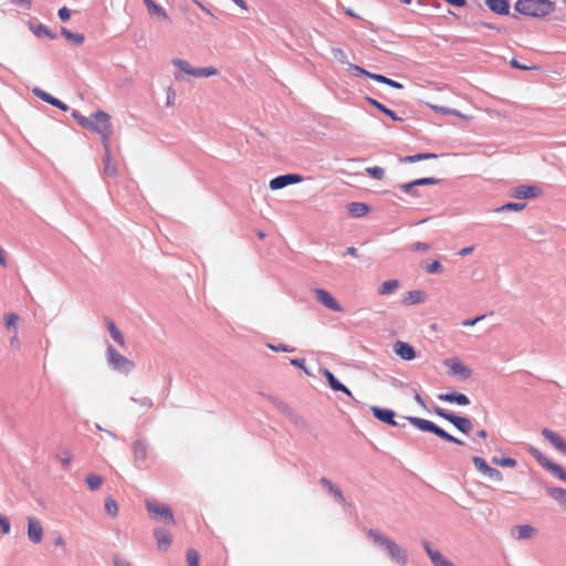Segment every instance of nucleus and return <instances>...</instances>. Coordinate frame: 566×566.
<instances>
[{
  "label": "nucleus",
  "instance_id": "nucleus-15",
  "mask_svg": "<svg viewBox=\"0 0 566 566\" xmlns=\"http://www.w3.org/2000/svg\"><path fill=\"white\" fill-rule=\"evenodd\" d=\"M300 181H302V176H300L297 174L281 175V176L273 178L270 181V188L272 190H279L289 185L297 184Z\"/></svg>",
  "mask_w": 566,
  "mask_h": 566
},
{
  "label": "nucleus",
  "instance_id": "nucleus-60",
  "mask_svg": "<svg viewBox=\"0 0 566 566\" xmlns=\"http://www.w3.org/2000/svg\"><path fill=\"white\" fill-rule=\"evenodd\" d=\"M57 14L59 18L64 22L71 18V11L66 7L61 8Z\"/></svg>",
  "mask_w": 566,
  "mask_h": 566
},
{
  "label": "nucleus",
  "instance_id": "nucleus-20",
  "mask_svg": "<svg viewBox=\"0 0 566 566\" xmlns=\"http://www.w3.org/2000/svg\"><path fill=\"white\" fill-rule=\"evenodd\" d=\"M32 93L41 98L42 101L46 102L48 104L52 105V106H55L62 111H67L69 109V106L66 104H64L62 101H60L59 98L50 95L49 93L44 92L43 90H41L40 87H34L32 90Z\"/></svg>",
  "mask_w": 566,
  "mask_h": 566
},
{
  "label": "nucleus",
  "instance_id": "nucleus-62",
  "mask_svg": "<svg viewBox=\"0 0 566 566\" xmlns=\"http://www.w3.org/2000/svg\"><path fill=\"white\" fill-rule=\"evenodd\" d=\"M484 317H485L484 315H480V316H476L475 318H472V319H464L462 322V325L465 326V327L473 326L476 323H479L480 321L484 319Z\"/></svg>",
  "mask_w": 566,
  "mask_h": 566
},
{
  "label": "nucleus",
  "instance_id": "nucleus-16",
  "mask_svg": "<svg viewBox=\"0 0 566 566\" xmlns=\"http://www.w3.org/2000/svg\"><path fill=\"white\" fill-rule=\"evenodd\" d=\"M542 434L558 452L566 455V440L560 434L547 428L542 430Z\"/></svg>",
  "mask_w": 566,
  "mask_h": 566
},
{
  "label": "nucleus",
  "instance_id": "nucleus-56",
  "mask_svg": "<svg viewBox=\"0 0 566 566\" xmlns=\"http://www.w3.org/2000/svg\"><path fill=\"white\" fill-rule=\"evenodd\" d=\"M411 250L415 252H418V251L428 252L430 250V245L424 242H416L412 244Z\"/></svg>",
  "mask_w": 566,
  "mask_h": 566
},
{
  "label": "nucleus",
  "instance_id": "nucleus-43",
  "mask_svg": "<svg viewBox=\"0 0 566 566\" xmlns=\"http://www.w3.org/2000/svg\"><path fill=\"white\" fill-rule=\"evenodd\" d=\"M525 203L523 202H509V203H505L503 206H501L500 208L496 209L497 212H503V211H521L525 208Z\"/></svg>",
  "mask_w": 566,
  "mask_h": 566
},
{
  "label": "nucleus",
  "instance_id": "nucleus-31",
  "mask_svg": "<svg viewBox=\"0 0 566 566\" xmlns=\"http://www.w3.org/2000/svg\"><path fill=\"white\" fill-rule=\"evenodd\" d=\"M111 146L107 145V148H104L105 156H104V174L111 177H114L117 172L116 166L113 163L112 155H111Z\"/></svg>",
  "mask_w": 566,
  "mask_h": 566
},
{
  "label": "nucleus",
  "instance_id": "nucleus-57",
  "mask_svg": "<svg viewBox=\"0 0 566 566\" xmlns=\"http://www.w3.org/2000/svg\"><path fill=\"white\" fill-rule=\"evenodd\" d=\"M268 347L271 348L272 350H275V352H287V353H291L294 350L293 347H290L287 345H279V346H275V345H272V344H268Z\"/></svg>",
  "mask_w": 566,
  "mask_h": 566
},
{
  "label": "nucleus",
  "instance_id": "nucleus-64",
  "mask_svg": "<svg viewBox=\"0 0 566 566\" xmlns=\"http://www.w3.org/2000/svg\"><path fill=\"white\" fill-rule=\"evenodd\" d=\"M291 364L295 367L305 369V359L304 358H293V359H291Z\"/></svg>",
  "mask_w": 566,
  "mask_h": 566
},
{
  "label": "nucleus",
  "instance_id": "nucleus-34",
  "mask_svg": "<svg viewBox=\"0 0 566 566\" xmlns=\"http://www.w3.org/2000/svg\"><path fill=\"white\" fill-rule=\"evenodd\" d=\"M424 301V294L422 291H410L403 298V303L407 305L420 304Z\"/></svg>",
  "mask_w": 566,
  "mask_h": 566
},
{
  "label": "nucleus",
  "instance_id": "nucleus-11",
  "mask_svg": "<svg viewBox=\"0 0 566 566\" xmlns=\"http://www.w3.org/2000/svg\"><path fill=\"white\" fill-rule=\"evenodd\" d=\"M370 410L373 412V416L387 423V424H390L392 427H399V428H403L405 427V423H400L398 421L395 420V411H392L391 409H386V408H380V407H377V406H373L370 407Z\"/></svg>",
  "mask_w": 566,
  "mask_h": 566
},
{
  "label": "nucleus",
  "instance_id": "nucleus-19",
  "mask_svg": "<svg viewBox=\"0 0 566 566\" xmlns=\"http://www.w3.org/2000/svg\"><path fill=\"white\" fill-rule=\"evenodd\" d=\"M536 528L528 524L517 525L511 530L512 536L518 541L531 539L536 535Z\"/></svg>",
  "mask_w": 566,
  "mask_h": 566
},
{
  "label": "nucleus",
  "instance_id": "nucleus-51",
  "mask_svg": "<svg viewBox=\"0 0 566 566\" xmlns=\"http://www.w3.org/2000/svg\"><path fill=\"white\" fill-rule=\"evenodd\" d=\"M18 321L19 316L15 313H7L4 315V325L7 328L14 327Z\"/></svg>",
  "mask_w": 566,
  "mask_h": 566
},
{
  "label": "nucleus",
  "instance_id": "nucleus-3",
  "mask_svg": "<svg viewBox=\"0 0 566 566\" xmlns=\"http://www.w3.org/2000/svg\"><path fill=\"white\" fill-rule=\"evenodd\" d=\"M406 419L411 423L415 428H417L420 431H427L432 432L439 438L452 442L455 444H463V441L459 440L458 438L453 437L452 434L448 433L446 430L437 426L430 420L418 418V417H406Z\"/></svg>",
  "mask_w": 566,
  "mask_h": 566
},
{
  "label": "nucleus",
  "instance_id": "nucleus-5",
  "mask_svg": "<svg viewBox=\"0 0 566 566\" xmlns=\"http://www.w3.org/2000/svg\"><path fill=\"white\" fill-rule=\"evenodd\" d=\"M433 412L440 418L452 423L460 432L468 434L471 432L473 424L470 418L458 416L453 412H450L447 409L434 407Z\"/></svg>",
  "mask_w": 566,
  "mask_h": 566
},
{
  "label": "nucleus",
  "instance_id": "nucleus-40",
  "mask_svg": "<svg viewBox=\"0 0 566 566\" xmlns=\"http://www.w3.org/2000/svg\"><path fill=\"white\" fill-rule=\"evenodd\" d=\"M86 483L90 490L95 491L102 485L103 478L97 474H88L86 476Z\"/></svg>",
  "mask_w": 566,
  "mask_h": 566
},
{
  "label": "nucleus",
  "instance_id": "nucleus-28",
  "mask_svg": "<svg viewBox=\"0 0 566 566\" xmlns=\"http://www.w3.org/2000/svg\"><path fill=\"white\" fill-rule=\"evenodd\" d=\"M486 6L495 13L499 14H507L509 13V2L507 0H486Z\"/></svg>",
  "mask_w": 566,
  "mask_h": 566
},
{
  "label": "nucleus",
  "instance_id": "nucleus-4",
  "mask_svg": "<svg viewBox=\"0 0 566 566\" xmlns=\"http://www.w3.org/2000/svg\"><path fill=\"white\" fill-rule=\"evenodd\" d=\"M91 127L93 132L97 133L102 137L104 148H107L109 144V138L113 133L111 117L106 112L98 111L94 113L91 117Z\"/></svg>",
  "mask_w": 566,
  "mask_h": 566
},
{
  "label": "nucleus",
  "instance_id": "nucleus-30",
  "mask_svg": "<svg viewBox=\"0 0 566 566\" xmlns=\"http://www.w3.org/2000/svg\"><path fill=\"white\" fill-rule=\"evenodd\" d=\"M347 210L352 217L360 218L368 213L369 207L363 202H352L348 205Z\"/></svg>",
  "mask_w": 566,
  "mask_h": 566
},
{
  "label": "nucleus",
  "instance_id": "nucleus-37",
  "mask_svg": "<svg viewBox=\"0 0 566 566\" xmlns=\"http://www.w3.org/2000/svg\"><path fill=\"white\" fill-rule=\"evenodd\" d=\"M370 78L379 82V83H384V84H387L388 86H391L394 88H402L403 85L397 81H394L391 78H388L381 74H376V73H373V75H370Z\"/></svg>",
  "mask_w": 566,
  "mask_h": 566
},
{
  "label": "nucleus",
  "instance_id": "nucleus-23",
  "mask_svg": "<svg viewBox=\"0 0 566 566\" xmlns=\"http://www.w3.org/2000/svg\"><path fill=\"white\" fill-rule=\"evenodd\" d=\"M438 399L441 401L457 403L459 406H467L470 403V399L467 395L461 392H447L438 395Z\"/></svg>",
  "mask_w": 566,
  "mask_h": 566
},
{
  "label": "nucleus",
  "instance_id": "nucleus-53",
  "mask_svg": "<svg viewBox=\"0 0 566 566\" xmlns=\"http://www.w3.org/2000/svg\"><path fill=\"white\" fill-rule=\"evenodd\" d=\"M427 272L431 274L441 273L443 271V266L439 261H433L427 266Z\"/></svg>",
  "mask_w": 566,
  "mask_h": 566
},
{
  "label": "nucleus",
  "instance_id": "nucleus-10",
  "mask_svg": "<svg viewBox=\"0 0 566 566\" xmlns=\"http://www.w3.org/2000/svg\"><path fill=\"white\" fill-rule=\"evenodd\" d=\"M472 462L475 469L481 472L483 475L489 478L492 481H502L503 474L497 469L490 467L486 461L480 457H473Z\"/></svg>",
  "mask_w": 566,
  "mask_h": 566
},
{
  "label": "nucleus",
  "instance_id": "nucleus-45",
  "mask_svg": "<svg viewBox=\"0 0 566 566\" xmlns=\"http://www.w3.org/2000/svg\"><path fill=\"white\" fill-rule=\"evenodd\" d=\"M416 187H417V184H415V180L399 185V189H401L403 192L409 193L413 197H419V193H418Z\"/></svg>",
  "mask_w": 566,
  "mask_h": 566
},
{
  "label": "nucleus",
  "instance_id": "nucleus-39",
  "mask_svg": "<svg viewBox=\"0 0 566 566\" xmlns=\"http://www.w3.org/2000/svg\"><path fill=\"white\" fill-rule=\"evenodd\" d=\"M62 35H64L67 40L72 41L73 43L80 45L84 42V35L81 33H73L66 28L61 29Z\"/></svg>",
  "mask_w": 566,
  "mask_h": 566
},
{
  "label": "nucleus",
  "instance_id": "nucleus-50",
  "mask_svg": "<svg viewBox=\"0 0 566 566\" xmlns=\"http://www.w3.org/2000/svg\"><path fill=\"white\" fill-rule=\"evenodd\" d=\"M187 562L189 566H199V555L195 549H188Z\"/></svg>",
  "mask_w": 566,
  "mask_h": 566
},
{
  "label": "nucleus",
  "instance_id": "nucleus-63",
  "mask_svg": "<svg viewBox=\"0 0 566 566\" xmlns=\"http://www.w3.org/2000/svg\"><path fill=\"white\" fill-rule=\"evenodd\" d=\"M114 566H130L127 560L122 559L118 555L113 558Z\"/></svg>",
  "mask_w": 566,
  "mask_h": 566
},
{
  "label": "nucleus",
  "instance_id": "nucleus-54",
  "mask_svg": "<svg viewBox=\"0 0 566 566\" xmlns=\"http://www.w3.org/2000/svg\"><path fill=\"white\" fill-rule=\"evenodd\" d=\"M332 53L338 62L348 64L347 55L342 49H333Z\"/></svg>",
  "mask_w": 566,
  "mask_h": 566
},
{
  "label": "nucleus",
  "instance_id": "nucleus-55",
  "mask_svg": "<svg viewBox=\"0 0 566 566\" xmlns=\"http://www.w3.org/2000/svg\"><path fill=\"white\" fill-rule=\"evenodd\" d=\"M439 182V179L427 177V178H420L416 179L415 184L418 186H426V185H437Z\"/></svg>",
  "mask_w": 566,
  "mask_h": 566
},
{
  "label": "nucleus",
  "instance_id": "nucleus-58",
  "mask_svg": "<svg viewBox=\"0 0 566 566\" xmlns=\"http://www.w3.org/2000/svg\"><path fill=\"white\" fill-rule=\"evenodd\" d=\"M436 157H437V155L432 154V153H421V154L413 155V158H415L416 163L420 161V160L436 158Z\"/></svg>",
  "mask_w": 566,
  "mask_h": 566
},
{
  "label": "nucleus",
  "instance_id": "nucleus-8",
  "mask_svg": "<svg viewBox=\"0 0 566 566\" xmlns=\"http://www.w3.org/2000/svg\"><path fill=\"white\" fill-rule=\"evenodd\" d=\"M147 511L153 517H158L165 523L174 524V515L168 505L159 504L155 502H147L146 503Z\"/></svg>",
  "mask_w": 566,
  "mask_h": 566
},
{
  "label": "nucleus",
  "instance_id": "nucleus-13",
  "mask_svg": "<svg viewBox=\"0 0 566 566\" xmlns=\"http://www.w3.org/2000/svg\"><path fill=\"white\" fill-rule=\"evenodd\" d=\"M28 538L34 544L41 543L43 538L42 524L33 516L28 517Z\"/></svg>",
  "mask_w": 566,
  "mask_h": 566
},
{
  "label": "nucleus",
  "instance_id": "nucleus-47",
  "mask_svg": "<svg viewBox=\"0 0 566 566\" xmlns=\"http://www.w3.org/2000/svg\"><path fill=\"white\" fill-rule=\"evenodd\" d=\"M366 172L377 180H381L385 176V170L378 166L366 168Z\"/></svg>",
  "mask_w": 566,
  "mask_h": 566
},
{
  "label": "nucleus",
  "instance_id": "nucleus-22",
  "mask_svg": "<svg viewBox=\"0 0 566 566\" xmlns=\"http://www.w3.org/2000/svg\"><path fill=\"white\" fill-rule=\"evenodd\" d=\"M394 352L396 355H398L400 358L405 360H412L416 358V352L413 347L405 342L398 340L394 345Z\"/></svg>",
  "mask_w": 566,
  "mask_h": 566
},
{
  "label": "nucleus",
  "instance_id": "nucleus-18",
  "mask_svg": "<svg viewBox=\"0 0 566 566\" xmlns=\"http://www.w3.org/2000/svg\"><path fill=\"white\" fill-rule=\"evenodd\" d=\"M133 455L137 467H140L145 463L148 454V446L144 440H136L133 446Z\"/></svg>",
  "mask_w": 566,
  "mask_h": 566
},
{
  "label": "nucleus",
  "instance_id": "nucleus-14",
  "mask_svg": "<svg viewBox=\"0 0 566 566\" xmlns=\"http://www.w3.org/2000/svg\"><path fill=\"white\" fill-rule=\"evenodd\" d=\"M422 546L433 566H455L448 558H446L438 549L432 548L427 541L422 542Z\"/></svg>",
  "mask_w": 566,
  "mask_h": 566
},
{
  "label": "nucleus",
  "instance_id": "nucleus-25",
  "mask_svg": "<svg viewBox=\"0 0 566 566\" xmlns=\"http://www.w3.org/2000/svg\"><path fill=\"white\" fill-rule=\"evenodd\" d=\"M546 494L566 510V490L557 486H545Z\"/></svg>",
  "mask_w": 566,
  "mask_h": 566
},
{
  "label": "nucleus",
  "instance_id": "nucleus-24",
  "mask_svg": "<svg viewBox=\"0 0 566 566\" xmlns=\"http://www.w3.org/2000/svg\"><path fill=\"white\" fill-rule=\"evenodd\" d=\"M319 484L337 501L338 503L343 504L345 502V497L340 491V489L334 484L331 480L327 478H321Z\"/></svg>",
  "mask_w": 566,
  "mask_h": 566
},
{
  "label": "nucleus",
  "instance_id": "nucleus-52",
  "mask_svg": "<svg viewBox=\"0 0 566 566\" xmlns=\"http://www.w3.org/2000/svg\"><path fill=\"white\" fill-rule=\"evenodd\" d=\"M0 530L3 535L10 533L11 524L8 517L0 514Z\"/></svg>",
  "mask_w": 566,
  "mask_h": 566
},
{
  "label": "nucleus",
  "instance_id": "nucleus-46",
  "mask_svg": "<svg viewBox=\"0 0 566 566\" xmlns=\"http://www.w3.org/2000/svg\"><path fill=\"white\" fill-rule=\"evenodd\" d=\"M348 71L353 74V75H365L367 77L370 78V75H373L371 72L358 66V65H355V64H352V63H348Z\"/></svg>",
  "mask_w": 566,
  "mask_h": 566
},
{
  "label": "nucleus",
  "instance_id": "nucleus-33",
  "mask_svg": "<svg viewBox=\"0 0 566 566\" xmlns=\"http://www.w3.org/2000/svg\"><path fill=\"white\" fill-rule=\"evenodd\" d=\"M30 29L34 33V35L38 36V38H42V36H45V38H49V39H55L56 38V34L53 33L46 25H44L42 23L36 24V25L31 24Z\"/></svg>",
  "mask_w": 566,
  "mask_h": 566
},
{
  "label": "nucleus",
  "instance_id": "nucleus-48",
  "mask_svg": "<svg viewBox=\"0 0 566 566\" xmlns=\"http://www.w3.org/2000/svg\"><path fill=\"white\" fill-rule=\"evenodd\" d=\"M72 116L76 119V122L84 128H88L91 127L92 123H91V118L88 117H85L83 115H81L78 112L76 111H73L72 113Z\"/></svg>",
  "mask_w": 566,
  "mask_h": 566
},
{
  "label": "nucleus",
  "instance_id": "nucleus-44",
  "mask_svg": "<svg viewBox=\"0 0 566 566\" xmlns=\"http://www.w3.org/2000/svg\"><path fill=\"white\" fill-rule=\"evenodd\" d=\"M105 511L107 512V514H109L113 517L117 516V514H118L117 502L112 497H107L105 500Z\"/></svg>",
  "mask_w": 566,
  "mask_h": 566
},
{
  "label": "nucleus",
  "instance_id": "nucleus-59",
  "mask_svg": "<svg viewBox=\"0 0 566 566\" xmlns=\"http://www.w3.org/2000/svg\"><path fill=\"white\" fill-rule=\"evenodd\" d=\"M132 401L139 403L143 407L150 408L153 407V400L150 398L144 397L142 399L132 398Z\"/></svg>",
  "mask_w": 566,
  "mask_h": 566
},
{
  "label": "nucleus",
  "instance_id": "nucleus-35",
  "mask_svg": "<svg viewBox=\"0 0 566 566\" xmlns=\"http://www.w3.org/2000/svg\"><path fill=\"white\" fill-rule=\"evenodd\" d=\"M367 101L370 105H373L374 107H376L378 111H380L381 113L386 114L388 117H390L392 120H401L400 117L397 116V114L387 108L385 105H382L381 103H379L378 101H376L375 98H371V97H367Z\"/></svg>",
  "mask_w": 566,
  "mask_h": 566
},
{
  "label": "nucleus",
  "instance_id": "nucleus-7",
  "mask_svg": "<svg viewBox=\"0 0 566 566\" xmlns=\"http://www.w3.org/2000/svg\"><path fill=\"white\" fill-rule=\"evenodd\" d=\"M107 363L109 367L123 374L130 373L135 367L134 363L119 354L113 345L107 346Z\"/></svg>",
  "mask_w": 566,
  "mask_h": 566
},
{
  "label": "nucleus",
  "instance_id": "nucleus-42",
  "mask_svg": "<svg viewBox=\"0 0 566 566\" xmlns=\"http://www.w3.org/2000/svg\"><path fill=\"white\" fill-rule=\"evenodd\" d=\"M492 463L503 467V468H514L516 467L517 462L513 458H492Z\"/></svg>",
  "mask_w": 566,
  "mask_h": 566
},
{
  "label": "nucleus",
  "instance_id": "nucleus-38",
  "mask_svg": "<svg viewBox=\"0 0 566 566\" xmlns=\"http://www.w3.org/2000/svg\"><path fill=\"white\" fill-rule=\"evenodd\" d=\"M172 65L176 66L180 72L192 75L193 67L185 60L174 59L171 61Z\"/></svg>",
  "mask_w": 566,
  "mask_h": 566
},
{
  "label": "nucleus",
  "instance_id": "nucleus-41",
  "mask_svg": "<svg viewBox=\"0 0 566 566\" xmlns=\"http://www.w3.org/2000/svg\"><path fill=\"white\" fill-rule=\"evenodd\" d=\"M55 457L60 461L61 465L65 469L70 465V463L72 461V457L67 449L60 450Z\"/></svg>",
  "mask_w": 566,
  "mask_h": 566
},
{
  "label": "nucleus",
  "instance_id": "nucleus-36",
  "mask_svg": "<svg viewBox=\"0 0 566 566\" xmlns=\"http://www.w3.org/2000/svg\"><path fill=\"white\" fill-rule=\"evenodd\" d=\"M218 74V70L208 66V67H193L192 76L195 77H209Z\"/></svg>",
  "mask_w": 566,
  "mask_h": 566
},
{
  "label": "nucleus",
  "instance_id": "nucleus-1",
  "mask_svg": "<svg viewBox=\"0 0 566 566\" xmlns=\"http://www.w3.org/2000/svg\"><path fill=\"white\" fill-rule=\"evenodd\" d=\"M365 533L371 543L381 549L394 564L407 566L409 554L405 547L385 535L378 528H368Z\"/></svg>",
  "mask_w": 566,
  "mask_h": 566
},
{
  "label": "nucleus",
  "instance_id": "nucleus-32",
  "mask_svg": "<svg viewBox=\"0 0 566 566\" xmlns=\"http://www.w3.org/2000/svg\"><path fill=\"white\" fill-rule=\"evenodd\" d=\"M400 286V282L398 280H388L385 281L378 289V294L380 295H390Z\"/></svg>",
  "mask_w": 566,
  "mask_h": 566
},
{
  "label": "nucleus",
  "instance_id": "nucleus-29",
  "mask_svg": "<svg viewBox=\"0 0 566 566\" xmlns=\"http://www.w3.org/2000/svg\"><path fill=\"white\" fill-rule=\"evenodd\" d=\"M106 325H107V328H108V332H109V335L111 337L122 347L125 346V338H124V335L123 333L117 328V326L115 325V323L109 319V318H106Z\"/></svg>",
  "mask_w": 566,
  "mask_h": 566
},
{
  "label": "nucleus",
  "instance_id": "nucleus-61",
  "mask_svg": "<svg viewBox=\"0 0 566 566\" xmlns=\"http://www.w3.org/2000/svg\"><path fill=\"white\" fill-rule=\"evenodd\" d=\"M175 98H176V92H175L171 87H168V90H167V101H166V104H167L168 106L174 105V103H175Z\"/></svg>",
  "mask_w": 566,
  "mask_h": 566
},
{
  "label": "nucleus",
  "instance_id": "nucleus-49",
  "mask_svg": "<svg viewBox=\"0 0 566 566\" xmlns=\"http://www.w3.org/2000/svg\"><path fill=\"white\" fill-rule=\"evenodd\" d=\"M432 108L436 111V112H439L441 114H446V115H453V116H457V117H464L459 111L457 109H452V108H448V107H443V106H432Z\"/></svg>",
  "mask_w": 566,
  "mask_h": 566
},
{
  "label": "nucleus",
  "instance_id": "nucleus-12",
  "mask_svg": "<svg viewBox=\"0 0 566 566\" xmlns=\"http://www.w3.org/2000/svg\"><path fill=\"white\" fill-rule=\"evenodd\" d=\"M314 294L316 300L328 310L338 313L343 312V306L334 298V296L328 291L323 289H316L314 291Z\"/></svg>",
  "mask_w": 566,
  "mask_h": 566
},
{
  "label": "nucleus",
  "instance_id": "nucleus-21",
  "mask_svg": "<svg viewBox=\"0 0 566 566\" xmlns=\"http://www.w3.org/2000/svg\"><path fill=\"white\" fill-rule=\"evenodd\" d=\"M323 376L325 377V379L327 380L329 387L334 390V391H342L344 392L345 395H347L348 397H353L352 395V391L345 386L343 385L335 376L334 374L328 370L327 368L323 369Z\"/></svg>",
  "mask_w": 566,
  "mask_h": 566
},
{
  "label": "nucleus",
  "instance_id": "nucleus-6",
  "mask_svg": "<svg viewBox=\"0 0 566 566\" xmlns=\"http://www.w3.org/2000/svg\"><path fill=\"white\" fill-rule=\"evenodd\" d=\"M530 454L548 472L560 481L566 483V471L558 464L551 461L544 453L535 447L528 448Z\"/></svg>",
  "mask_w": 566,
  "mask_h": 566
},
{
  "label": "nucleus",
  "instance_id": "nucleus-17",
  "mask_svg": "<svg viewBox=\"0 0 566 566\" xmlns=\"http://www.w3.org/2000/svg\"><path fill=\"white\" fill-rule=\"evenodd\" d=\"M541 190L536 186L520 185L511 190V197L516 199H532L539 195Z\"/></svg>",
  "mask_w": 566,
  "mask_h": 566
},
{
  "label": "nucleus",
  "instance_id": "nucleus-27",
  "mask_svg": "<svg viewBox=\"0 0 566 566\" xmlns=\"http://www.w3.org/2000/svg\"><path fill=\"white\" fill-rule=\"evenodd\" d=\"M144 3L147 7V10L150 15H156L158 19L168 20L169 17L166 10L159 4L155 3L153 0H144Z\"/></svg>",
  "mask_w": 566,
  "mask_h": 566
},
{
  "label": "nucleus",
  "instance_id": "nucleus-2",
  "mask_svg": "<svg viewBox=\"0 0 566 566\" xmlns=\"http://www.w3.org/2000/svg\"><path fill=\"white\" fill-rule=\"evenodd\" d=\"M515 9L521 14L541 18L554 11V3L549 0H517Z\"/></svg>",
  "mask_w": 566,
  "mask_h": 566
},
{
  "label": "nucleus",
  "instance_id": "nucleus-26",
  "mask_svg": "<svg viewBox=\"0 0 566 566\" xmlns=\"http://www.w3.org/2000/svg\"><path fill=\"white\" fill-rule=\"evenodd\" d=\"M154 536L158 548L167 549L171 544V536L168 531L157 527L154 530Z\"/></svg>",
  "mask_w": 566,
  "mask_h": 566
},
{
  "label": "nucleus",
  "instance_id": "nucleus-9",
  "mask_svg": "<svg viewBox=\"0 0 566 566\" xmlns=\"http://www.w3.org/2000/svg\"><path fill=\"white\" fill-rule=\"evenodd\" d=\"M444 365L449 368L450 375L459 377L461 380H467L472 375L471 369L459 358H449L444 361Z\"/></svg>",
  "mask_w": 566,
  "mask_h": 566
}]
</instances>
